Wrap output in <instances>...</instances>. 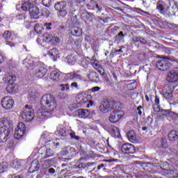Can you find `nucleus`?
<instances>
[{"instance_id": "6ab92c4d", "label": "nucleus", "mask_w": 178, "mask_h": 178, "mask_svg": "<svg viewBox=\"0 0 178 178\" xmlns=\"http://www.w3.org/2000/svg\"><path fill=\"white\" fill-rule=\"evenodd\" d=\"M21 116L24 122H31L34 119V113L22 112Z\"/></svg>"}, {"instance_id": "79ce46f5", "label": "nucleus", "mask_w": 178, "mask_h": 178, "mask_svg": "<svg viewBox=\"0 0 178 178\" xmlns=\"http://www.w3.org/2000/svg\"><path fill=\"white\" fill-rule=\"evenodd\" d=\"M71 22L72 26H79V24H80V22H79V19L77 18L76 15L71 18Z\"/></svg>"}, {"instance_id": "72a5a7b5", "label": "nucleus", "mask_w": 178, "mask_h": 178, "mask_svg": "<svg viewBox=\"0 0 178 178\" xmlns=\"http://www.w3.org/2000/svg\"><path fill=\"white\" fill-rule=\"evenodd\" d=\"M35 113L38 115L39 119H47V115H51V112H38Z\"/></svg>"}, {"instance_id": "13d9d810", "label": "nucleus", "mask_w": 178, "mask_h": 178, "mask_svg": "<svg viewBox=\"0 0 178 178\" xmlns=\"http://www.w3.org/2000/svg\"><path fill=\"white\" fill-rule=\"evenodd\" d=\"M95 9L97 10V13H101L102 10V6H99L98 4H96Z\"/></svg>"}, {"instance_id": "bf43d9fd", "label": "nucleus", "mask_w": 178, "mask_h": 178, "mask_svg": "<svg viewBox=\"0 0 178 178\" xmlns=\"http://www.w3.org/2000/svg\"><path fill=\"white\" fill-rule=\"evenodd\" d=\"M71 138H74L75 140H80V137L78 136H76V133L72 132L70 134Z\"/></svg>"}, {"instance_id": "4c0bfd02", "label": "nucleus", "mask_w": 178, "mask_h": 178, "mask_svg": "<svg viewBox=\"0 0 178 178\" xmlns=\"http://www.w3.org/2000/svg\"><path fill=\"white\" fill-rule=\"evenodd\" d=\"M58 134L61 136V137H66L67 136V131L65 127H62L58 129Z\"/></svg>"}, {"instance_id": "8fccbe9b", "label": "nucleus", "mask_w": 178, "mask_h": 178, "mask_svg": "<svg viewBox=\"0 0 178 178\" xmlns=\"http://www.w3.org/2000/svg\"><path fill=\"white\" fill-rule=\"evenodd\" d=\"M60 87H61V91H69L70 90V87H69V83L60 84Z\"/></svg>"}, {"instance_id": "c85d7f7f", "label": "nucleus", "mask_w": 178, "mask_h": 178, "mask_svg": "<svg viewBox=\"0 0 178 178\" xmlns=\"http://www.w3.org/2000/svg\"><path fill=\"white\" fill-rule=\"evenodd\" d=\"M127 136L128 138V140L131 141V143H134V141H137V136H136V133L134 131H129L127 134Z\"/></svg>"}, {"instance_id": "680f3d73", "label": "nucleus", "mask_w": 178, "mask_h": 178, "mask_svg": "<svg viewBox=\"0 0 178 178\" xmlns=\"http://www.w3.org/2000/svg\"><path fill=\"white\" fill-rule=\"evenodd\" d=\"M71 88H76V90H79V85L76 82H73L71 83Z\"/></svg>"}, {"instance_id": "774afa93", "label": "nucleus", "mask_w": 178, "mask_h": 178, "mask_svg": "<svg viewBox=\"0 0 178 178\" xmlns=\"http://www.w3.org/2000/svg\"><path fill=\"white\" fill-rule=\"evenodd\" d=\"M96 60H97V57H96L95 56H93L90 58V60L91 65H92L93 63H95V62Z\"/></svg>"}, {"instance_id": "412c9836", "label": "nucleus", "mask_w": 178, "mask_h": 178, "mask_svg": "<svg viewBox=\"0 0 178 178\" xmlns=\"http://www.w3.org/2000/svg\"><path fill=\"white\" fill-rule=\"evenodd\" d=\"M40 169V162L37 160H34L31 162V166L29 169L30 173H34V172L38 171Z\"/></svg>"}, {"instance_id": "393cba45", "label": "nucleus", "mask_w": 178, "mask_h": 178, "mask_svg": "<svg viewBox=\"0 0 178 178\" xmlns=\"http://www.w3.org/2000/svg\"><path fill=\"white\" fill-rule=\"evenodd\" d=\"M166 8V3L163 1L159 0L156 3V9L160 13H163L165 12V8Z\"/></svg>"}, {"instance_id": "a878e982", "label": "nucleus", "mask_w": 178, "mask_h": 178, "mask_svg": "<svg viewBox=\"0 0 178 178\" xmlns=\"http://www.w3.org/2000/svg\"><path fill=\"white\" fill-rule=\"evenodd\" d=\"M49 56H51V59H53V60H56V59H58V58H59V51H58V49H56V48H53L49 50Z\"/></svg>"}, {"instance_id": "4be33fe9", "label": "nucleus", "mask_w": 178, "mask_h": 178, "mask_svg": "<svg viewBox=\"0 0 178 178\" xmlns=\"http://www.w3.org/2000/svg\"><path fill=\"white\" fill-rule=\"evenodd\" d=\"M122 117L123 115H119L116 112H113L109 118V121L111 123H117V122H119Z\"/></svg>"}, {"instance_id": "ea45409f", "label": "nucleus", "mask_w": 178, "mask_h": 178, "mask_svg": "<svg viewBox=\"0 0 178 178\" xmlns=\"http://www.w3.org/2000/svg\"><path fill=\"white\" fill-rule=\"evenodd\" d=\"M8 163L4 162L2 164H0V173H3L8 170Z\"/></svg>"}, {"instance_id": "ddd939ff", "label": "nucleus", "mask_w": 178, "mask_h": 178, "mask_svg": "<svg viewBox=\"0 0 178 178\" xmlns=\"http://www.w3.org/2000/svg\"><path fill=\"white\" fill-rule=\"evenodd\" d=\"M10 137V131L9 129L3 131L0 130V143H6Z\"/></svg>"}, {"instance_id": "f3484780", "label": "nucleus", "mask_w": 178, "mask_h": 178, "mask_svg": "<svg viewBox=\"0 0 178 178\" xmlns=\"http://www.w3.org/2000/svg\"><path fill=\"white\" fill-rule=\"evenodd\" d=\"M88 97L86 94L80 93L76 97V102L79 105H83V104H87L88 102Z\"/></svg>"}, {"instance_id": "e2e57ef3", "label": "nucleus", "mask_w": 178, "mask_h": 178, "mask_svg": "<svg viewBox=\"0 0 178 178\" xmlns=\"http://www.w3.org/2000/svg\"><path fill=\"white\" fill-rule=\"evenodd\" d=\"M94 17V14L91 13H87L86 15V18L88 20L90 19H91V17Z\"/></svg>"}, {"instance_id": "338daca9", "label": "nucleus", "mask_w": 178, "mask_h": 178, "mask_svg": "<svg viewBox=\"0 0 178 178\" xmlns=\"http://www.w3.org/2000/svg\"><path fill=\"white\" fill-rule=\"evenodd\" d=\"M116 37H119L120 40H123L124 38V34H123L122 31H120Z\"/></svg>"}, {"instance_id": "7ed1b4c3", "label": "nucleus", "mask_w": 178, "mask_h": 178, "mask_svg": "<svg viewBox=\"0 0 178 178\" xmlns=\"http://www.w3.org/2000/svg\"><path fill=\"white\" fill-rule=\"evenodd\" d=\"M37 0H27L21 5L22 10H29L31 19H38L40 17V9L35 5Z\"/></svg>"}, {"instance_id": "4468645a", "label": "nucleus", "mask_w": 178, "mask_h": 178, "mask_svg": "<svg viewBox=\"0 0 178 178\" xmlns=\"http://www.w3.org/2000/svg\"><path fill=\"white\" fill-rule=\"evenodd\" d=\"M163 95L167 99H170L173 97V90L172 87L169 86H165L163 90Z\"/></svg>"}, {"instance_id": "5701e85b", "label": "nucleus", "mask_w": 178, "mask_h": 178, "mask_svg": "<svg viewBox=\"0 0 178 178\" xmlns=\"http://www.w3.org/2000/svg\"><path fill=\"white\" fill-rule=\"evenodd\" d=\"M108 133L113 136V137H117V138H120V131L119 128L113 126L110 129H108Z\"/></svg>"}, {"instance_id": "6e6d98bb", "label": "nucleus", "mask_w": 178, "mask_h": 178, "mask_svg": "<svg viewBox=\"0 0 178 178\" xmlns=\"http://www.w3.org/2000/svg\"><path fill=\"white\" fill-rule=\"evenodd\" d=\"M94 68L96 70L99 69L101 67V65H99V62H98V60H96L95 63L92 64Z\"/></svg>"}, {"instance_id": "6e6552de", "label": "nucleus", "mask_w": 178, "mask_h": 178, "mask_svg": "<svg viewBox=\"0 0 178 178\" xmlns=\"http://www.w3.org/2000/svg\"><path fill=\"white\" fill-rule=\"evenodd\" d=\"M156 66L159 70L165 72L168 70V69H170V62L165 58H162L156 62Z\"/></svg>"}, {"instance_id": "9b49d317", "label": "nucleus", "mask_w": 178, "mask_h": 178, "mask_svg": "<svg viewBox=\"0 0 178 178\" xmlns=\"http://www.w3.org/2000/svg\"><path fill=\"white\" fill-rule=\"evenodd\" d=\"M166 81L168 83H178V71L171 70L166 76Z\"/></svg>"}, {"instance_id": "b1692460", "label": "nucleus", "mask_w": 178, "mask_h": 178, "mask_svg": "<svg viewBox=\"0 0 178 178\" xmlns=\"http://www.w3.org/2000/svg\"><path fill=\"white\" fill-rule=\"evenodd\" d=\"M154 102L155 104L153 105V109L154 112H168V111L163 110L161 108V106H159V97H156Z\"/></svg>"}, {"instance_id": "423d86ee", "label": "nucleus", "mask_w": 178, "mask_h": 178, "mask_svg": "<svg viewBox=\"0 0 178 178\" xmlns=\"http://www.w3.org/2000/svg\"><path fill=\"white\" fill-rule=\"evenodd\" d=\"M38 152L42 159H47V158L54 156V151L47 146L40 147Z\"/></svg>"}, {"instance_id": "de8ad7c7", "label": "nucleus", "mask_w": 178, "mask_h": 178, "mask_svg": "<svg viewBox=\"0 0 178 178\" xmlns=\"http://www.w3.org/2000/svg\"><path fill=\"white\" fill-rule=\"evenodd\" d=\"M42 15L44 16V17H49L50 15L49 10L45 8H42Z\"/></svg>"}, {"instance_id": "a211bd4d", "label": "nucleus", "mask_w": 178, "mask_h": 178, "mask_svg": "<svg viewBox=\"0 0 178 178\" xmlns=\"http://www.w3.org/2000/svg\"><path fill=\"white\" fill-rule=\"evenodd\" d=\"M40 97V92L36 88H32L29 92V101H35V98Z\"/></svg>"}, {"instance_id": "473e14b6", "label": "nucleus", "mask_w": 178, "mask_h": 178, "mask_svg": "<svg viewBox=\"0 0 178 178\" xmlns=\"http://www.w3.org/2000/svg\"><path fill=\"white\" fill-rule=\"evenodd\" d=\"M3 38H5L6 41H10L13 40V34L10 31H6L3 34Z\"/></svg>"}, {"instance_id": "aec40b11", "label": "nucleus", "mask_w": 178, "mask_h": 178, "mask_svg": "<svg viewBox=\"0 0 178 178\" xmlns=\"http://www.w3.org/2000/svg\"><path fill=\"white\" fill-rule=\"evenodd\" d=\"M50 79L54 83L60 81V72L58 70H54L50 73Z\"/></svg>"}, {"instance_id": "052dcab7", "label": "nucleus", "mask_w": 178, "mask_h": 178, "mask_svg": "<svg viewBox=\"0 0 178 178\" xmlns=\"http://www.w3.org/2000/svg\"><path fill=\"white\" fill-rule=\"evenodd\" d=\"M57 31L58 33H63V31H65V26L60 25L58 27Z\"/></svg>"}, {"instance_id": "37998d69", "label": "nucleus", "mask_w": 178, "mask_h": 178, "mask_svg": "<svg viewBox=\"0 0 178 178\" xmlns=\"http://www.w3.org/2000/svg\"><path fill=\"white\" fill-rule=\"evenodd\" d=\"M64 79H65L67 81L74 80V73L70 72V73L66 74L64 76Z\"/></svg>"}, {"instance_id": "20e7f679", "label": "nucleus", "mask_w": 178, "mask_h": 178, "mask_svg": "<svg viewBox=\"0 0 178 178\" xmlns=\"http://www.w3.org/2000/svg\"><path fill=\"white\" fill-rule=\"evenodd\" d=\"M40 104L42 111L48 112V108H51L50 112H52L56 108V100H55L54 95L46 94L41 98Z\"/></svg>"}, {"instance_id": "f257e3e1", "label": "nucleus", "mask_w": 178, "mask_h": 178, "mask_svg": "<svg viewBox=\"0 0 178 178\" xmlns=\"http://www.w3.org/2000/svg\"><path fill=\"white\" fill-rule=\"evenodd\" d=\"M23 64L28 70H31L38 79H42L48 72L45 64L40 61L35 62L33 58H26L24 60Z\"/></svg>"}, {"instance_id": "69168bd1", "label": "nucleus", "mask_w": 178, "mask_h": 178, "mask_svg": "<svg viewBox=\"0 0 178 178\" xmlns=\"http://www.w3.org/2000/svg\"><path fill=\"white\" fill-rule=\"evenodd\" d=\"M6 44L10 47H15V43L12 42L10 40H6Z\"/></svg>"}, {"instance_id": "cd10ccee", "label": "nucleus", "mask_w": 178, "mask_h": 178, "mask_svg": "<svg viewBox=\"0 0 178 178\" xmlns=\"http://www.w3.org/2000/svg\"><path fill=\"white\" fill-rule=\"evenodd\" d=\"M178 138V132L177 131L172 130L169 132L168 134V140L170 141H176Z\"/></svg>"}, {"instance_id": "1a4fd4ad", "label": "nucleus", "mask_w": 178, "mask_h": 178, "mask_svg": "<svg viewBox=\"0 0 178 178\" xmlns=\"http://www.w3.org/2000/svg\"><path fill=\"white\" fill-rule=\"evenodd\" d=\"M121 151L124 155H131L136 154V147L130 143H124L121 146Z\"/></svg>"}, {"instance_id": "4d7b16f0", "label": "nucleus", "mask_w": 178, "mask_h": 178, "mask_svg": "<svg viewBox=\"0 0 178 178\" xmlns=\"http://www.w3.org/2000/svg\"><path fill=\"white\" fill-rule=\"evenodd\" d=\"M168 173V175H172V176L174 178H178V172H176L175 171H170Z\"/></svg>"}, {"instance_id": "f03ea898", "label": "nucleus", "mask_w": 178, "mask_h": 178, "mask_svg": "<svg viewBox=\"0 0 178 178\" xmlns=\"http://www.w3.org/2000/svg\"><path fill=\"white\" fill-rule=\"evenodd\" d=\"M123 108V104L119 101H115L112 99H106L102 102L99 109L101 112H120V110Z\"/></svg>"}, {"instance_id": "2f4dec72", "label": "nucleus", "mask_w": 178, "mask_h": 178, "mask_svg": "<svg viewBox=\"0 0 178 178\" xmlns=\"http://www.w3.org/2000/svg\"><path fill=\"white\" fill-rule=\"evenodd\" d=\"M11 168L15 170H20V168H22V163L17 160L13 161Z\"/></svg>"}, {"instance_id": "3c124183", "label": "nucleus", "mask_w": 178, "mask_h": 178, "mask_svg": "<svg viewBox=\"0 0 178 178\" xmlns=\"http://www.w3.org/2000/svg\"><path fill=\"white\" fill-rule=\"evenodd\" d=\"M24 111H25V112H33L34 109L33 108V106L26 104L24 107Z\"/></svg>"}, {"instance_id": "0eeeda50", "label": "nucleus", "mask_w": 178, "mask_h": 178, "mask_svg": "<svg viewBox=\"0 0 178 178\" xmlns=\"http://www.w3.org/2000/svg\"><path fill=\"white\" fill-rule=\"evenodd\" d=\"M26 131V125L23 122H19L17 127L15 128V132L14 134V138L15 140H20L23 136H24V132Z\"/></svg>"}, {"instance_id": "864d4df0", "label": "nucleus", "mask_w": 178, "mask_h": 178, "mask_svg": "<svg viewBox=\"0 0 178 178\" xmlns=\"http://www.w3.org/2000/svg\"><path fill=\"white\" fill-rule=\"evenodd\" d=\"M51 42H53V44H59L60 39L57 36H52Z\"/></svg>"}, {"instance_id": "09e8293b", "label": "nucleus", "mask_w": 178, "mask_h": 178, "mask_svg": "<svg viewBox=\"0 0 178 178\" xmlns=\"http://www.w3.org/2000/svg\"><path fill=\"white\" fill-rule=\"evenodd\" d=\"M52 165V161L51 159H47L43 163V168H49Z\"/></svg>"}, {"instance_id": "a18cd8bd", "label": "nucleus", "mask_w": 178, "mask_h": 178, "mask_svg": "<svg viewBox=\"0 0 178 178\" xmlns=\"http://www.w3.org/2000/svg\"><path fill=\"white\" fill-rule=\"evenodd\" d=\"M42 3L46 8H49V6H51L52 5V1L51 0H42Z\"/></svg>"}, {"instance_id": "c756f323", "label": "nucleus", "mask_w": 178, "mask_h": 178, "mask_svg": "<svg viewBox=\"0 0 178 178\" xmlns=\"http://www.w3.org/2000/svg\"><path fill=\"white\" fill-rule=\"evenodd\" d=\"M95 165H97V163L95 162L81 163V165H79V168H83V169H88V170H91L92 166H95Z\"/></svg>"}, {"instance_id": "f704fd0d", "label": "nucleus", "mask_w": 178, "mask_h": 178, "mask_svg": "<svg viewBox=\"0 0 178 178\" xmlns=\"http://www.w3.org/2000/svg\"><path fill=\"white\" fill-rule=\"evenodd\" d=\"M101 170H105V164L101 163L99 164L97 168H94L92 170V172H95V173H99Z\"/></svg>"}, {"instance_id": "39448f33", "label": "nucleus", "mask_w": 178, "mask_h": 178, "mask_svg": "<svg viewBox=\"0 0 178 178\" xmlns=\"http://www.w3.org/2000/svg\"><path fill=\"white\" fill-rule=\"evenodd\" d=\"M67 3L65 1H58L55 3L54 9L58 10V17H66L67 15V10H66Z\"/></svg>"}, {"instance_id": "2eb2a0df", "label": "nucleus", "mask_w": 178, "mask_h": 178, "mask_svg": "<svg viewBox=\"0 0 178 178\" xmlns=\"http://www.w3.org/2000/svg\"><path fill=\"white\" fill-rule=\"evenodd\" d=\"M69 115L70 116H74V118H79V119L91 118V115H90V112H73L72 114Z\"/></svg>"}, {"instance_id": "603ef678", "label": "nucleus", "mask_w": 178, "mask_h": 178, "mask_svg": "<svg viewBox=\"0 0 178 178\" xmlns=\"http://www.w3.org/2000/svg\"><path fill=\"white\" fill-rule=\"evenodd\" d=\"M34 30L37 34H42V31H41V26L40 24H36L34 27Z\"/></svg>"}, {"instance_id": "9d476101", "label": "nucleus", "mask_w": 178, "mask_h": 178, "mask_svg": "<svg viewBox=\"0 0 178 178\" xmlns=\"http://www.w3.org/2000/svg\"><path fill=\"white\" fill-rule=\"evenodd\" d=\"M14 103L13 99L10 98V97L6 96L1 99V106L4 109H12Z\"/></svg>"}, {"instance_id": "7c9ffc66", "label": "nucleus", "mask_w": 178, "mask_h": 178, "mask_svg": "<svg viewBox=\"0 0 178 178\" xmlns=\"http://www.w3.org/2000/svg\"><path fill=\"white\" fill-rule=\"evenodd\" d=\"M83 31L79 27H75L71 31V34H72L74 37H80Z\"/></svg>"}, {"instance_id": "c9c22d12", "label": "nucleus", "mask_w": 178, "mask_h": 178, "mask_svg": "<svg viewBox=\"0 0 178 178\" xmlns=\"http://www.w3.org/2000/svg\"><path fill=\"white\" fill-rule=\"evenodd\" d=\"M158 146L162 147L163 148H168V141L165 139L161 138L158 140Z\"/></svg>"}, {"instance_id": "0e129e2a", "label": "nucleus", "mask_w": 178, "mask_h": 178, "mask_svg": "<svg viewBox=\"0 0 178 178\" xmlns=\"http://www.w3.org/2000/svg\"><path fill=\"white\" fill-rule=\"evenodd\" d=\"M81 66H83V67H84V69H87V67H88V63H87V61L83 60L81 62Z\"/></svg>"}, {"instance_id": "5fc2aeb1", "label": "nucleus", "mask_w": 178, "mask_h": 178, "mask_svg": "<svg viewBox=\"0 0 178 178\" xmlns=\"http://www.w3.org/2000/svg\"><path fill=\"white\" fill-rule=\"evenodd\" d=\"M74 80H75V81H81L83 80V76L79 74L74 73Z\"/></svg>"}, {"instance_id": "e433bc0d", "label": "nucleus", "mask_w": 178, "mask_h": 178, "mask_svg": "<svg viewBox=\"0 0 178 178\" xmlns=\"http://www.w3.org/2000/svg\"><path fill=\"white\" fill-rule=\"evenodd\" d=\"M6 79L7 80V83H10L16 81V76H15L13 74L6 75Z\"/></svg>"}, {"instance_id": "49530a36", "label": "nucleus", "mask_w": 178, "mask_h": 178, "mask_svg": "<svg viewBox=\"0 0 178 178\" xmlns=\"http://www.w3.org/2000/svg\"><path fill=\"white\" fill-rule=\"evenodd\" d=\"M98 73H99L100 75H102V79H106V74L105 73V70L104 68L100 67L97 70Z\"/></svg>"}, {"instance_id": "c03bdc74", "label": "nucleus", "mask_w": 178, "mask_h": 178, "mask_svg": "<svg viewBox=\"0 0 178 178\" xmlns=\"http://www.w3.org/2000/svg\"><path fill=\"white\" fill-rule=\"evenodd\" d=\"M13 84H15L13 82L8 83L6 86V90L8 92H13V90H15V86H13Z\"/></svg>"}, {"instance_id": "f8f14e48", "label": "nucleus", "mask_w": 178, "mask_h": 178, "mask_svg": "<svg viewBox=\"0 0 178 178\" xmlns=\"http://www.w3.org/2000/svg\"><path fill=\"white\" fill-rule=\"evenodd\" d=\"M0 130L10 131V122L7 118L0 119Z\"/></svg>"}, {"instance_id": "dca6fc26", "label": "nucleus", "mask_w": 178, "mask_h": 178, "mask_svg": "<svg viewBox=\"0 0 178 178\" xmlns=\"http://www.w3.org/2000/svg\"><path fill=\"white\" fill-rule=\"evenodd\" d=\"M87 77L90 81H92L93 83H98L99 81V76L98 75V73L90 70L87 74Z\"/></svg>"}, {"instance_id": "a19ab883", "label": "nucleus", "mask_w": 178, "mask_h": 178, "mask_svg": "<svg viewBox=\"0 0 178 178\" xmlns=\"http://www.w3.org/2000/svg\"><path fill=\"white\" fill-rule=\"evenodd\" d=\"M43 26L45 28V30H47L48 31H49L52 29H54V24H53V22H45L43 24Z\"/></svg>"}, {"instance_id": "bb28decb", "label": "nucleus", "mask_w": 178, "mask_h": 178, "mask_svg": "<svg viewBox=\"0 0 178 178\" xmlns=\"http://www.w3.org/2000/svg\"><path fill=\"white\" fill-rule=\"evenodd\" d=\"M136 42H140L143 45L147 44V40L141 36H134L132 38V44H136Z\"/></svg>"}, {"instance_id": "58836bf2", "label": "nucleus", "mask_w": 178, "mask_h": 178, "mask_svg": "<svg viewBox=\"0 0 178 178\" xmlns=\"http://www.w3.org/2000/svg\"><path fill=\"white\" fill-rule=\"evenodd\" d=\"M43 40L47 42H51V41H52V35L49 33H45L43 34Z\"/></svg>"}]
</instances>
